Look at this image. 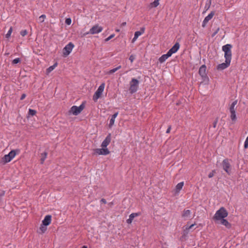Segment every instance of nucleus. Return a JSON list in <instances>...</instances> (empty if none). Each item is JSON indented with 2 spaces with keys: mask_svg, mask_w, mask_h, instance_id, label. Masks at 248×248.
I'll return each instance as SVG.
<instances>
[{
  "mask_svg": "<svg viewBox=\"0 0 248 248\" xmlns=\"http://www.w3.org/2000/svg\"><path fill=\"white\" fill-rule=\"evenodd\" d=\"M191 212L190 210H184L182 214V217L185 219H186L191 217Z\"/></svg>",
  "mask_w": 248,
  "mask_h": 248,
  "instance_id": "a211bd4d",
  "label": "nucleus"
},
{
  "mask_svg": "<svg viewBox=\"0 0 248 248\" xmlns=\"http://www.w3.org/2000/svg\"><path fill=\"white\" fill-rule=\"evenodd\" d=\"M65 23L67 24V25H70L71 23V19L70 18H67L65 19Z\"/></svg>",
  "mask_w": 248,
  "mask_h": 248,
  "instance_id": "ea45409f",
  "label": "nucleus"
},
{
  "mask_svg": "<svg viewBox=\"0 0 248 248\" xmlns=\"http://www.w3.org/2000/svg\"><path fill=\"white\" fill-rule=\"evenodd\" d=\"M230 63L231 62H229V61H227L225 60V62L218 64L217 66V69L218 70H223L229 67V66L230 65Z\"/></svg>",
  "mask_w": 248,
  "mask_h": 248,
  "instance_id": "2eb2a0df",
  "label": "nucleus"
},
{
  "mask_svg": "<svg viewBox=\"0 0 248 248\" xmlns=\"http://www.w3.org/2000/svg\"><path fill=\"white\" fill-rule=\"evenodd\" d=\"M218 117H217L216 118L215 120L214 121V122H213V126L214 128H216L217 126V124L218 122Z\"/></svg>",
  "mask_w": 248,
  "mask_h": 248,
  "instance_id": "e433bc0d",
  "label": "nucleus"
},
{
  "mask_svg": "<svg viewBox=\"0 0 248 248\" xmlns=\"http://www.w3.org/2000/svg\"><path fill=\"white\" fill-rule=\"evenodd\" d=\"M223 169L230 175L231 173V164L228 159L226 158L223 160L222 162Z\"/></svg>",
  "mask_w": 248,
  "mask_h": 248,
  "instance_id": "1a4fd4ad",
  "label": "nucleus"
},
{
  "mask_svg": "<svg viewBox=\"0 0 248 248\" xmlns=\"http://www.w3.org/2000/svg\"><path fill=\"white\" fill-rule=\"evenodd\" d=\"M51 221V215H47L45 217V218L42 221V224L45 226L49 225Z\"/></svg>",
  "mask_w": 248,
  "mask_h": 248,
  "instance_id": "f3484780",
  "label": "nucleus"
},
{
  "mask_svg": "<svg viewBox=\"0 0 248 248\" xmlns=\"http://www.w3.org/2000/svg\"><path fill=\"white\" fill-rule=\"evenodd\" d=\"M4 194V192H2V193H1V194H0V196H2V195H3Z\"/></svg>",
  "mask_w": 248,
  "mask_h": 248,
  "instance_id": "864d4df0",
  "label": "nucleus"
},
{
  "mask_svg": "<svg viewBox=\"0 0 248 248\" xmlns=\"http://www.w3.org/2000/svg\"><path fill=\"white\" fill-rule=\"evenodd\" d=\"M199 74L202 77V78L204 79L207 78L206 73V66L205 64L202 65L199 68Z\"/></svg>",
  "mask_w": 248,
  "mask_h": 248,
  "instance_id": "9b49d317",
  "label": "nucleus"
},
{
  "mask_svg": "<svg viewBox=\"0 0 248 248\" xmlns=\"http://www.w3.org/2000/svg\"><path fill=\"white\" fill-rule=\"evenodd\" d=\"M16 151L19 152L18 150H12L8 154L5 155L1 159V162L5 164L8 162H9L11 161V160L16 156Z\"/></svg>",
  "mask_w": 248,
  "mask_h": 248,
  "instance_id": "f03ea898",
  "label": "nucleus"
},
{
  "mask_svg": "<svg viewBox=\"0 0 248 248\" xmlns=\"http://www.w3.org/2000/svg\"><path fill=\"white\" fill-rule=\"evenodd\" d=\"M105 83H102L98 87L97 91L95 92L94 94L93 95V99L94 102L97 101V100L101 96V95L102 93L105 88Z\"/></svg>",
  "mask_w": 248,
  "mask_h": 248,
  "instance_id": "423d86ee",
  "label": "nucleus"
},
{
  "mask_svg": "<svg viewBox=\"0 0 248 248\" xmlns=\"http://www.w3.org/2000/svg\"><path fill=\"white\" fill-rule=\"evenodd\" d=\"M74 47V45L72 42H70L66 45L63 49V56L65 57L67 56L71 53Z\"/></svg>",
  "mask_w": 248,
  "mask_h": 248,
  "instance_id": "6e6552de",
  "label": "nucleus"
},
{
  "mask_svg": "<svg viewBox=\"0 0 248 248\" xmlns=\"http://www.w3.org/2000/svg\"><path fill=\"white\" fill-rule=\"evenodd\" d=\"M237 103V100L234 101L230 105L229 107V110L231 113L230 118L232 121L235 122L236 120V108H235V105Z\"/></svg>",
  "mask_w": 248,
  "mask_h": 248,
  "instance_id": "39448f33",
  "label": "nucleus"
},
{
  "mask_svg": "<svg viewBox=\"0 0 248 248\" xmlns=\"http://www.w3.org/2000/svg\"><path fill=\"white\" fill-rule=\"evenodd\" d=\"M110 151L107 148H97L93 149V155H108Z\"/></svg>",
  "mask_w": 248,
  "mask_h": 248,
  "instance_id": "0eeeda50",
  "label": "nucleus"
},
{
  "mask_svg": "<svg viewBox=\"0 0 248 248\" xmlns=\"http://www.w3.org/2000/svg\"><path fill=\"white\" fill-rule=\"evenodd\" d=\"M211 2H212V0H206V3H205V5L204 6V10H205L204 12H206L210 8L211 5Z\"/></svg>",
  "mask_w": 248,
  "mask_h": 248,
  "instance_id": "393cba45",
  "label": "nucleus"
},
{
  "mask_svg": "<svg viewBox=\"0 0 248 248\" xmlns=\"http://www.w3.org/2000/svg\"><path fill=\"white\" fill-rule=\"evenodd\" d=\"M142 34V32H140L139 31H137L135 32L134 37L132 39V42L135 41L139 36Z\"/></svg>",
  "mask_w": 248,
  "mask_h": 248,
  "instance_id": "c85d7f7f",
  "label": "nucleus"
},
{
  "mask_svg": "<svg viewBox=\"0 0 248 248\" xmlns=\"http://www.w3.org/2000/svg\"><path fill=\"white\" fill-rule=\"evenodd\" d=\"M118 112H116L111 116V118L110 119L109 124L108 125V126L109 128H111L114 124V122H115V119L118 116Z\"/></svg>",
  "mask_w": 248,
  "mask_h": 248,
  "instance_id": "6ab92c4d",
  "label": "nucleus"
},
{
  "mask_svg": "<svg viewBox=\"0 0 248 248\" xmlns=\"http://www.w3.org/2000/svg\"><path fill=\"white\" fill-rule=\"evenodd\" d=\"M27 30H22L20 32V34L22 36H25L27 34Z\"/></svg>",
  "mask_w": 248,
  "mask_h": 248,
  "instance_id": "58836bf2",
  "label": "nucleus"
},
{
  "mask_svg": "<svg viewBox=\"0 0 248 248\" xmlns=\"http://www.w3.org/2000/svg\"><path fill=\"white\" fill-rule=\"evenodd\" d=\"M141 215L140 212L132 213L129 215V218L126 220V223L131 224L134 218L136 217H138Z\"/></svg>",
  "mask_w": 248,
  "mask_h": 248,
  "instance_id": "dca6fc26",
  "label": "nucleus"
},
{
  "mask_svg": "<svg viewBox=\"0 0 248 248\" xmlns=\"http://www.w3.org/2000/svg\"><path fill=\"white\" fill-rule=\"evenodd\" d=\"M101 202H103L104 204H106L107 203L106 200L105 199H102L101 200Z\"/></svg>",
  "mask_w": 248,
  "mask_h": 248,
  "instance_id": "09e8293b",
  "label": "nucleus"
},
{
  "mask_svg": "<svg viewBox=\"0 0 248 248\" xmlns=\"http://www.w3.org/2000/svg\"><path fill=\"white\" fill-rule=\"evenodd\" d=\"M114 35H114V34L110 35L109 36H108V38H106V39H105V41L106 42H107V41H108L110 40L111 38H112L114 36Z\"/></svg>",
  "mask_w": 248,
  "mask_h": 248,
  "instance_id": "a19ab883",
  "label": "nucleus"
},
{
  "mask_svg": "<svg viewBox=\"0 0 248 248\" xmlns=\"http://www.w3.org/2000/svg\"><path fill=\"white\" fill-rule=\"evenodd\" d=\"M29 115H31V116H34L36 114V111L35 110H34V109H29Z\"/></svg>",
  "mask_w": 248,
  "mask_h": 248,
  "instance_id": "7c9ffc66",
  "label": "nucleus"
},
{
  "mask_svg": "<svg viewBox=\"0 0 248 248\" xmlns=\"http://www.w3.org/2000/svg\"><path fill=\"white\" fill-rule=\"evenodd\" d=\"M139 83L140 82L138 79L134 78H132L129 83L130 87L129 89L131 93H133L137 92Z\"/></svg>",
  "mask_w": 248,
  "mask_h": 248,
  "instance_id": "7ed1b4c3",
  "label": "nucleus"
},
{
  "mask_svg": "<svg viewBox=\"0 0 248 248\" xmlns=\"http://www.w3.org/2000/svg\"><path fill=\"white\" fill-rule=\"evenodd\" d=\"M219 31V28H217L216 29V30L212 34V37L215 36L218 33Z\"/></svg>",
  "mask_w": 248,
  "mask_h": 248,
  "instance_id": "79ce46f5",
  "label": "nucleus"
},
{
  "mask_svg": "<svg viewBox=\"0 0 248 248\" xmlns=\"http://www.w3.org/2000/svg\"><path fill=\"white\" fill-rule=\"evenodd\" d=\"M126 25V22H123L122 24V26H124Z\"/></svg>",
  "mask_w": 248,
  "mask_h": 248,
  "instance_id": "3c124183",
  "label": "nucleus"
},
{
  "mask_svg": "<svg viewBox=\"0 0 248 248\" xmlns=\"http://www.w3.org/2000/svg\"><path fill=\"white\" fill-rule=\"evenodd\" d=\"M228 215L227 211L224 207H222L216 212L213 218L214 220L218 221L227 217Z\"/></svg>",
  "mask_w": 248,
  "mask_h": 248,
  "instance_id": "f257e3e1",
  "label": "nucleus"
},
{
  "mask_svg": "<svg viewBox=\"0 0 248 248\" xmlns=\"http://www.w3.org/2000/svg\"><path fill=\"white\" fill-rule=\"evenodd\" d=\"M12 32V27H11V28H10V29L9 30V31H8V32H7V34H6V38H9V37L10 36V35H11V34Z\"/></svg>",
  "mask_w": 248,
  "mask_h": 248,
  "instance_id": "f704fd0d",
  "label": "nucleus"
},
{
  "mask_svg": "<svg viewBox=\"0 0 248 248\" xmlns=\"http://www.w3.org/2000/svg\"><path fill=\"white\" fill-rule=\"evenodd\" d=\"M47 153L46 152H45L41 154V163L43 164L45 160L46 159Z\"/></svg>",
  "mask_w": 248,
  "mask_h": 248,
  "instance_id": "cd10ccee",
  "label": "nucleus"
},
{
  "mask_svg": "<svg viewBox=\"0 0 248 248\" xmlns=\"http://www.w3.org/2000/svg\"><path fill=\"white\" fill-rule=\"evenodd\" d=\"M224 57L225 60L231 62L232 59V51L231 50L224 53Z\"/></svg>",
  "mask_w": 248,
  "mask_h": 248,
  "instance_id": "412c9836",
  "label": "nucleus"
},
{
  "mask_svg": "<svg viewBox=\"0 0 248 248\" xmlns=\"http://www.w3.org/2000/svg\"><path fill=\"white\" fill-rule=\"evenodd\" d=\"M57 63L56 62L53 65L49 67L46 69V73H47V74H48L50 72H51L57 66Z\"/></svg>",
  "mask_w": 248,
  "mask_h": 248,
  "instance_id": "bb28decb",
  "label": "nucleus"
},
{
  "mask_svg": "<svg viewBox=\"0 0 248 248\" xmlns=\"http://www.w3.org/2000/svg\"><path fill=\"white\" fill-rule=\"evenodd\" d=\"M145 28L144 27H142L140 29V31H139L140 32H142V34H143L144 32Z\"/></svg>",
  "mask_w": 248,
  "mask_h": 248,
  "instance_id": "49530a36",
  "label": "nucleus"
},
{
  "mask_svg": "<svg viewBox=\"0 0 248 248\" xmlns=\"http://www.w3.org/2000/svg\"><path fill=\"white\" fill-rule=\"evenodd\" d=\"M81 248H87V246H83Z\"/></svg>",
  "mask_w": 248,
  "mask_h": 248,
  "instance_id": "603ef678",
  "label": "nucleus"
},
{
  "mask_svg": "<svg viewBox=\"0 0 248 248\" xmlns=\"http://www.w3.org/2000/svg\"><path fill=\"white\" fill-rule=\"evenodd\" d=\"M220 220L221 224L224 225L226 228H231V224L226 219H224V218L222 219H220Z\"/></svg>",
  "mask_w": 248,
  "mask_h": 248,
  "instance_id": "4be33fe9",
  "label": "nucleus"
},
{
  "mask_svg": "<svg viewBox=\"0 0 248 248\" xmlns=\"http://www.w3.org/2000/svg\"><path fill=\"white\" fill-rule=\"evenodd\" d=\"M195 225V224H192L189 226V228H190V229H193V227Z\"/></svg>",
  "mask_w": 248,
  "mask_h": 248,
  "instance_id": "8fccbe9b",
  "label": "nucleus"
},
{
  "mask_svg": "<svg viewBox=\"0 0 248 248\" xmlns=\"http://www.w3.org/2000/svg\"><path fill=\"white\" fill-rule=\"evenodd\" d=\"M180 48V44L176 42L174 46L168 51L169 54L171 56L173 53H176Z\"/></svg>",
  "mask_w": 248,
  "mask_h": 248,
  "instance_id": "4468645a",
  "label": "nucleus"
},
{
  "mask_svg": "<svg viewBox=\"0 0 248 248\" xmlns=\"http://www.w3.org/2000/svg\"><path fill=\"white\" fill-rule=\"evenodd\" d=\"M248 148V141L247 140H245L244 142V148L247 149Z\"/></svg>",
  "mask_w": 248,
  "mask_h": 248,
  "instance_id": "c03bdc74",
  "label": "nucleus"
},
{
  "mask_svg": "<svg viewBox=\"0 0 248 248\" xmlns=\"http://www.w3.org/2000/svg\"><path fill=\"white\" fill-rule=\"evenodd\" d=\"M103 30V28L101 26H99L98 25L93 26L89 31L86 33V34H94L98 33L101 32Z\"/></svg>",
  "mask_w": 248,
  "mask_h": 248,
  "instance_id": "9d476101",
  "label": "nucleus"
},
{
  "mask_svg": "<svg viewBox=\"0 0 248 248\" xmlns=\"http://www.w3.org/2000/svg\"><path fill=\"white\" fill-rule=\"evenodd\" d=\"M46 17V15H42L39 17V20L40 23H43L44 21L45 18Z\"/></svg>",
  "mask_w": 248,
  "mask_h": 248,
  "instance_id": "2f4dec72",
  "label": "nucleus"
},
{
  "mask_svg": "<svg viewBox=\"0 0 248 248\" xmlns=\"http://www.w3.org/2000/svg\"><path fill=\"white\" fill-rule=\"evenodd\" d=\"M215 15V12L212 11L207 16H206L202 23V27L204 28L208 21L211 20Z\"/></svg>",
  "mask_w": 248,
  "mask_h": 248,
  "instance_id": "ddd939ff",
  "label": "nucleus"
},
{
  "mask_svg": "<svg viewBox=\"0 0 248 248\" xmlns=\"http://www.w3.org/2000/svg\"><path fill=\"white\" fill-rule=\"evenodd\" d=\"M84 108L85 105L84 103H82L79 107L73 106L71 108L69 113L70 114H73L74 115H78L82 111Z\"/></svg>",
  "mask_w": 248,
  "mask_h": 248,
  "instance_id": "20e7f679",
  "label": "nucleus"
},
{
  "mask_svg": "<svg viewBox=\"0 0 248 248\" xmlns=\"http://www.w3.org/2000/svg\"><path fill=\"white\" fill-rule=\"evenodd\" d=\"M159 1L156 0H154V1L151 3V5L155 7H156L159 5Z\"/></svg>",
  "mask_w": 248,
  "mask_h": 248,
  "instance_id": "72a5a7b5",
  "label": "nucleus"
},
{
  "mask_svg": "<svg viewBox=\"0 0 248 248\" xmlns=\"http://www.w3.org/2000/svg\"><path fill=\"white\" fill-rule=\"evenodd\" d=\"M116 31H119V30H117Z\"/></svg>",
  "mask_w": 248,
  "mask_h": 248,
  "instance_id": "5fc2aeb1",
  "label": "nucleus"
},
{
  "mask_svg": "<svg viewBox=\"0 0 248 248\" xmlns=\"http://www.w3.org/2000/svg\"><path fill=\"white\" fill-rule=\"evenodd\" d=\"M190 230V228H189V225L188 224L185 226V229L184 230V232L185 233H188Z\"/></svg>",
  "mask_w": 248,
  "mask_h": 248,
  "instance_id": "c9c22d12",
  "label": "nucleus"
},
{
  "mask_svg": "<svg viewBox=\"0 0 248 248\" xmlns=\"http://www.w3.org/2000/svg\"><path fill=\"white\" fill-rule=\"evenodd\" d=\"M21 61V60L20 58H16L13 61H12V63L13 64H17L18 63H19V62H20Z\"/></svg>",
  "mask_w": 248,
  "mask_h": 248,
  "instance_id": "473e14b6",
  "label": "nucleus"
},
{
  "mask_svg": "<svg viewBox=\"0 0 248 248\" xmlns=\"http://www.w3.org/2000/svg\"><path fill=\"white\" fill-rule=\"evenodd\" d=\"M121 68V65H119L118 66V67L115 68H113L111 70H110L109 72H108V74H113L114 73V72H115L116 71H117L118 70L120 69Z\"/></svg>",
  "mask_w": 248,
  "mask_h": 248,
  "instance_id": "c756f323",
  "label": "nucleus"
},
{
  "mask_svg": "<svg viewBox=\"0 0 248 248\" xmlns=\"http://www.w3.org/2000/svg\"><path fill=\"white\" fill-rule=\"evenodd\" d=\"M26 94H25V93L22 94L20 97V100H23L26 97Z\"/></svg>",
  "mask_w": 248,
  "mask_h": 248,
  "instance_id": "a18cd8bd",
  "label": "nucleus"
},
{
  "mask_svg": "<svg viewBox=\"0 0 248 248\" xmlns=\"http://www.w3.org/2000/svg\"><path fill=\"white\" fill-rule=\"evenodd\" d=\"M232 45L231 44H227L222 46V50L225 52L231 50Z\"/></svg>",
  "mask_w": 248,
  "mask_h": 248,
  "instance_id": "b1692460",
  "label": "nucleus"
},
{
  "mask_svg": "<svg viewBox=\"0 0 248 248\" xmlns=\"http://www.w3.org/2000/svg\"><path fill=\"white\" fill-rule=\"evenodd\" d=\"M46 226L44 225V224H42L39 230L37 231V232L41 234L44 233L46 231L47 228Z\"/></svg>",
  "mask_w": 248,
  "mask_h": 248,
  "instance_id": "5701e85b",
  "label": "nucleus"
},
{
  "mask_svg": "<svg viewBox=\"0 0 248 248\" xmlns=\"http://www.w3.org/2000/svg\"><path fill=\"white\" fill-rule=\"evenodd\" d=\"M170 57V55L167 52V53L166 54L162 55L159 58L158 61L160 63H162L164 62Z\"/></svg>",
  "mask_w": 248,
  "mask_h": 248,
  "instance_id": "aec40b11",
  "label": "nucleus"
},
{
  "mask_svg": "<svg viewBox=\"0 0 248 248\" xmlns=\"http://www.w3.org/2000/svg\"><path fill=\"white\" fill-rule=\"evenodd\" d=\"M135 59V57L133 56V55H131L129 58V60L130 61V62H133V61Z\"/></svg>",
  "mask_w": 248,
  "mask_h": 248,
  "instance_id": "37998d69",
  "label": "nucleus"
},
{
  "mask_svg": "<svg viewBox=\"0 0 248 248\" xmlns=\"http://www.w3.org/2000/svg\"><path fill=\"white\" fill-rule=\"evenodd\" d=\"M111 135L110 133H109L107 136L106 137L105 139L102 142L101 146L102 148H107V147L109 145L111 141Z\"/></svg>",
  "mask_w": 248,
  "mask_h": 248,
  "instance_id": "f8f14e48",
  "label": "nucleus"
},
{
  "mask_svg": "<svg viewBox=\"0 0 248 248\" xmlns=\"http://www.w3.org/2000/svg\"><path fill=\"white\" fill-rule=\"evenodd\" d=\"M170 129H171V126H170H170L168 127V129H167V131H166V133H169L170 132Z\"/></svg>",
  "mask_w": 248,
  "mask_h": 248,
  "instance_id": "de8ad7c7",
  "label": "nucleus"
},
{
  "mask_svg": "<svg viewBox=\"0 0 248 248\" xmlns=\"http://www.w3.org/2000/svg\"><path fill=\"white\" fill-rule=\"evenodd\" d=\"M215 173V170H212V171L209 173L208 177L210 178L213 177Z\"/></svg>",
  "mask_w": 248,
  "mask_h": 248,
  "instance_id": "4c0bfd02",
  "label": "nucleus"
},
{
  "mask_svg": "<svg viewBox=\"0 0 248 248\" xmlns=\"http://www.w3.org/2000/svg\"><path fill=\"white\" fill-rule=\"evenodd\" d=\"M184 186V182L179 183L176 186V191L179 192L182 188Z\"/></svg>",
  "mask_w": 248,
  "mask_h": 248,
  "instance_id": "a878e982",
  "label": "nucleus"
}]
</instances>
